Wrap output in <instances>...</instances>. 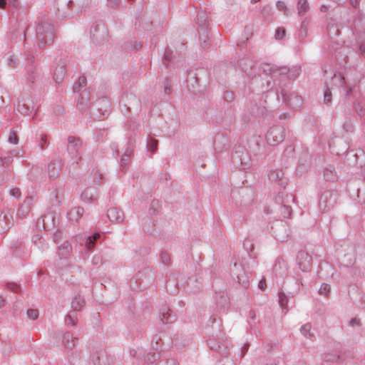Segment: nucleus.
<instances>
[{"label":"nucleus","instance_id":"obj_1","mask_svg":"<svg viewBox=\"0 0 365 365\" xmlns=\"http://www.w3.org/2000/svg\"><path fill=\"white\" fill-rule=\"evenodd\" d=\"M301 73V68L298 66L287 68L286 66H277L270 64H262L257 70V74L249 73L252 79L251 84L255 91L264 93L270 90L278 77L287 75L289 79H296Z\"/></svg>","mask_w":365,"mask_h":365},{"label":"nucleus","instance_id":"obj_2","mask_svg":"<svg viewBox=\"0 0 365 365\" xmlns=\"http://www.w3.org/2000/svg\"><path fill=\"white\" fill-rule=\"evenodd\" d=\"M53 26L47 21H41L36 27V38L39 48L51 43L54 39Z\"/></svg>","mask_w":365,"mask_h":365},{"label":"nucleus","instance_id":"obj_3","mask_svg":"<svg viewBox=\"0 0 365 365\" xmlns=\"http://www.w3.org/2000/svg\"><path fill=\"white\" fill-rule=\"evenodd\" d=\"M276 94L278 100L282 99L285 104L294 109L302 106V98L294 92L289 93L285 88L280 85L279 82L276 85Z\"/></svg>","mask_w":365,"mask_h":365},{"label":"nucleus","instance_id":"obj_4","mask_svg":"<svg viewBox=\"0 0 365 365\" xmlns=\"http://www.w3.org/2000/svg\"><path fill=\"white\" fill-rule=\"evenodd\" d=\"M82 148L83 142L79 138L75 136L68 138L67 151L68 155L72 159L77 158L72 163V165H76L81 160V157H78V155Z\"/></svg>","mask_w":365,"mask_h":365},{"label":"nucleus","instance_id":"obj_5","mask_svg":"<svg viewBox=\"0 0 365 365\" xmlns=\"http://www.w3.org/2000/svg\"><path fill=\"white\" fill-rule=\"evenodd\" d=\"M34 109L35 104L31 94H23L21 98L19 100L16 108V111L23 115H27L32 113Z\"/></svg>","mask_w":365,"mask_h":365},{"label":"nucleus","instance_id":"obj_6","mask_svg":"<svg viewBox=\"0 0 365 365\" xmlns=\"http://www.w3.org/2000/svg\"><path fill=\"white\" fill-rule=\"evenodd\" d=\"M110 107V102L106 98H99L90 108V111L96 118H104L108 114V110Z\"/></svg>","mask_w":365,"mask_h":365},{"label":"nucleus","instance_id":"obj_7","mask_svg":"<svg viewBox=\"0 0 365 365\" xmlns=\"http://www.w3.org/2000/svg\"><path fill=\"white\" fill-rule=\"evenodd\" d=\"M285 136V129L280 125H276L271 128L266 135V139L268 144L274 146L282 142Z\"/></svg>","mask_w":365,"mask_h":365},{"label":"nucleus","instance_id":"obj_8","mask_svg":"<svg viewBox=\"0 0 365 365\" xmlns=\"http://www.w3.org/2000/svg\"><path fill=\"white\" fill-rule=\"evenodd\" d=\"M91 37L96 45H103L108 41V31L104 24H97L91 31Z\"/></svg>","mask_w":365,"mask_h":365},{"label":"nucleus","instance_id":"obj_9","mask_svg":"<svg viewBox=\"0 0 365 365\" xmlns=\"http://www.w3.org/2000/svg\"><path fill=\"white\" fill-rule=\"evenodd\" d=\"M197 24L198 25L200 39L203 41V43H205L207 39L209 38L207 15L204 12L198 13Z\"/></svg>","mask_w":365,"mask_h":365},{"label":"nucleus","instance_id":"obj_10","mask_svg":"<svg viewBox=\"0 0 365 365\" xmlns=\"http://www.w3.org/2000/svg\"><path fill=\"white\" fill-rule=\"evenodd\" d=\"M336 202V195L331 190L324 191L320 196L319 207L322 212L332 207Z\"/></svg>","mask_w":365,"mask_h":365},{"label":"nucleus","instance_id":"obj_11","mask_svg":"<svg viewBox=\"0 0 365 365\" xmlns=\"http://www.w3.org/2000/svg\"><path fill=\"white\" fill-rule=\"evenodd\" d=\"M232 160L235 164H240L243 169H247L249 166L250 158L246 152L240 147L236 148L232 155Z\"/></svg>","mask_w":365,"mask_h":365},{"label":"nucleus","instance_id":"obj_12","mask_svg":"<svg viewBox=\"0 0 365 365\" xmlns=\"http://www.w3.org/2000/svg\"><path fill=\"white\" fill-rule=\"evenodd\" d=\"M34 202V197L31 195L26 196L24 200L19 204L17 210V216L21 218L26 217L31 211Z\"/></svg>","mask_w":365,"mask_h":365},{"label":"nucleus","instance_id":"obj_13","mask_svg":"<svg viewBox=\"0 0 365 365\" xmlns=\"http://www.w3.org/2000/svg\"><path fill=\"white\" fill-rule=\"evenodd\" d=\"M311 162L309 154L306 151L299 157L296 168V173L298 175H303L308 169Z\"/></svg>","mask_w":365,"mask_h":365},{"label":"nucleus","instance_id":"obj_14","mask_svg":"<svg viewBox=\"0 0 365 365\" xmlns=\"http://www.w3.org/2000/svg\"><path fill=\"white\" fill-rule=\"evenodd\" d=\"M66 61L64 59H61L58 62L56 66L53 70V80L59 83H61L65 77L66 75Z\"/></svg>","mask_w":365,"mask_h":365},{"label":"nucleus","instance_id":"obj_15","mask_svg":"<svg viewBox=\"0 0 365 365\" xmlns=\"http://www.w3.org/2000/svg\"><path fill=\"white\" fill-rule=\"evenodd\" d=\"M83 212L84 210L81 207H74L68 212L67 218L71 223V226L77 225V223L83 216Z\"/></svg>","mask_w":365,"mask_h":365},{"label":"nucleus","instance_id":"obj_16","mask_svg":"<svg viewBox=\"0 0 365 365\" xmlns=\"http://www.w3.org/2000/svg\"><path fill=\"white\" fill-rule=\"evenodd\" d=\"M62 161L59 158H54L48 165V172L50 178L56 179L60 173Z\"/></svg>","mask_w":365,"mask_h":365},{"label":"nucleus","instance_id":"obj_17","mask_svg":"<svg viewBox=\"0 0 365 365\" xmlns=\"http://www.w3.org/2000/svg\"><path fill=\"white\" fill-rule=\"evenodd\" d=\"M268 178L271 181L277 182L281 187H284L287 185V180L284 178V173L281 170H271L269 172Z\"/></svg>","mask_w":365,"mask_h":365},{"label":"nucleus","instance_id":"obj_18","mask_svg":"<svg viewBox=\"0 0 365 365\" xmlns=\"http://www.w3.org/2000/svg\"><path fill=\"white\" fill-rule=\"evenodd\" d=\"M107 217L111 222H120L124 219L123 212L117 207H111L108 210Z\"/></svg>","mask_w":365,"mask_h":365},{"label":"nucleus","instance_id":"obj_19","mask_svg":"<svg viewBox=\"0 0 365 365\" xmlns=\"http://www.w3.org/2000/svg\"><path fill=\"white\" fill-rule=\"evenodd\" d=\"M91 98V92L85 89L81 92L77 102V106L81 110H85Z\"/></svg>","mask_w":365,"mask_h":365},{"label":"nucleus","instance_id":"obj_20","mask_svg":"<svg viewBox=\"0 0 365 365\" xmlns=\"http://www.w3.org/2000/svg\"><path fill=\"white\" fill-rule=\"evenodd\" d=\"M96 189L93 187H87L81 193V197L85 202H91L96 200Z\"/></svg>","mask_w":365,"mask_h":365},{"label":"nucleus","instance_id":"obj_21","mask_svg":"<svg viewBox=\"0 0 365 365\" xmlns=\"http://www.w3.org/2000/svg\"><path fill=\"white\" fill-rule=\"evenodd\" d=\"M324 178L327 181L331 182H334L338 179V175L334 165H329L324 168Z\"/></svg>","mask_w":365,"mask_h":365},{"label":"nucleus","instance_id":"obj_22","mask_svg":"<svg viewBox=\"0 0 365 365\" xmlns=\"http://www.w3.org/2000/svg\"><path fill=\"white\" fill-rule=\"evenodd\" d=\"M43 228H53L56 226V217L53 213L42 216Z\"/></svg>","mask_w":365,"mask_h":365},{"label":"nucleus","instance_id":"obj_23","mask_svg":"<svg viewBox=\"0 0 365 365\" xmlns=\"http://www.w3.org/2000/svg\"><path fill=\"white\" fill-rule=\"evenodd\" d=\"M91 178L93 184L99 185L103 182V175L99 170L93 169L91 173Z\"/></svg>","mask_w":365,"mask_h":365},{"label":"nucleus","instance_id":"obj_24","mask_svg":"<svg viewBox=\"0 0 365 365\" xmlns=\"http://www.w3.org/2000/svg\"><path fill=\"white\" fill-rule=\"evenodd\" d=\"M161 207V202L158 200H153L150 205L149 213L150 215H158L160 212Z\"/></svg>","mask_w":365,"mask_h":365},{"label":"nucleus","instance_id":"obj_25","mask_svg":"<svg viewBox=\"0 0 365 365\" xmlns=\"http://www.w3.org/2000/svg\"><path fill=\"white\" fill-rule=\"evenodd\" d=\"M128 101H131V102L129 103L130 104L137 103V99L134 95L130 93L124 96L121 100V103L123 105L126 110H129L130 108V107L127 105Z\"/></svg>","mask_w":365,"mask_h":365},{"label":"nucleus","instance_id":"obj_26","mask_svg":"<svg viewBox=\"0 0 365 365\" xmlns=\"http://www.w3.org/2000/svg\"><path fill=\"white\" fill-rule=\"evenodd\" d=\"M158 142L157 140L152 137H148L147 139L146 147L148 151L154 153L158 149Z\"/></svg>","mask_w":365,"mask_h":365},{"label":"nucleus","instance_id":"obj_27","mask_svg":"<svg viewBox=\"0 0 365 365\" xmlns=\"http://www.w3.org/2000/svg\"><path fill=\"white\" fill-rule=\"evenodd\" d=\"M87 80L85 76H80L73 86V92H80L81 89L86 86Z\"/></svg>","mask_w":365,"mask_h":365},{"label":"nucleus","instance_id":"obj_28","mask_svg":"<svg viewBox=\"0 0 365 365\" xmlns=\"http://www.w3.org/2000/svg\"><path fill=\"white\" fill-rule=\"evenodd\" d=\"M88 4V0H70L68 3V8L78 7L83 8Z\"/></svg>","mask_w":365,"mask_h":365},{"label":"nucleus","instance_id":"obj_29","mask_svg":"<svg viewBox=\"0 0 365 365\" xmlns=\"http://www.w3.org/2000/svg\"><path fill=\"white\" fill-rule=\"evenodd\" d=\"M309 4L307 0H298V13L303 15L309 10Z\"/></svg>","mask_w":365,"mask_h":365},{"label":"nucleus","instance_id":"obj_30","mask_svg":"<svg viewBox=\"0 0 365 365\" xmlns=\"http://www.w3.org/2000/svg\"><path fill=\"white\" fill-rule=\"evenodd\" d=\"M84 301L81 297H76L72 301V307L74 310H79L83 306Z\"/></svg>","mask_w":365,"mask_h":365},{"label":"nucleus","instance_id":"obj_31","mask_svg":"<svg viewBox=\"0 0 365 365\" xmlns=\"http://www.w3.org/2000/svg\"><path fill=\"white\" fill-rule=\"evenodd\" d=\"M280 214L284 218H287L290 216L292 212L291 207L287 205H283L279 207Z\"/></svg>","mask_w":365,"mask_h":365},{"label":"nucleus","instance_id":"obj_32","mask_svg":"<svg viewBox=\"0 0 365 365\" xmlns=\"http://www.w3.org/2000/svg\"><path fill=\"white\" fill-rule=\"evenodd\" d=\"M99 233H95L93 236L89 237L86 242V247L88 249L91 250L94 247L96 241L100 237Z\"/></svg>","mask_w":365,"mask_h":365},{"label":"nucleus","instance_id":"obj_33","mask_svg":"<svg viewBox=\"0 0 365 365\" xmlns=\"http://www.w3.org/2000/svg\"><path fill=\"white\" fill-rule=\"evenodd\" d=\"M173 51H171L170 48L167 49L165 52L164 57H163V63L168 66L169 63L171 62L173 55Z\"/></svg>","mask_w":365,"mask_h":365},{"label":"nucleus","instance_id":"obj_34","mask_svg":"<svg viewBox=\"0 0 365 365\" xmlns=\"http://www.w3.org/2000/svg\"><path fill=\"white\" fill-rule=\"evenodd\" d=\"M239 66L242 68V69L243 71H245V72H247V68H248V66L250 67V68H252V61L250 60V59H247V58H243V59H241L240 61H239Z\"/></svg>","mask_w":365,"mask_h":365},{"label":"nucleus","instance_id":"obj_35","mask_svg":"<svg viewBox=\"0 0 365 365\" xmlns=\"http://www.w3.org/2000/svg\"><path fill=\"white\" fill-rule=\"evenodd\" d=\"M328 31L331 36H339L340 35L339 29L334 24L328 25Z\"/></svg>","mask_w":365,"mask_h":365},{"label":"nucleus","instance_id":"obj_36","mask_svg":"<svg viewBox=\"0 0 365 365\" xmlns=\"http://www.w3.org/2000/svg\"><path fill=\"white\" fill-rule=\"evenodd\" d=\"M307 26H308V21L304 19L302 21L301 24V28L299 31V35L302 37H306L307 34Z\"/></svg>","mask_w":365,"mask_h":365},{"label":"nucleus","instance_id":"obj_37","mask_svg":"<svg viewBox=\"0 0 365 365\" xmlns=\"http://www.w3.org/2000/svg\"><path fill=\"white\" fill-rule=\"evenodd\" d=\"M9 195L16 199H19L21 197V191L19 187H12L9 190Z\"/></svg>","mask_w":365,"mask_h":365},{"label":"nucleus","instance_id":"obj_38","mask_svg":"<svg viewBox=\"0 0 365 365\" xmlns=\"http://www.w3.org/2000/svg\"><path fill=\"white\" fill-rule=\"evenodd\" d=\"M331 101V92L329 88L324 90V101L325 103L329 104Z\"/></svg>","mask_w":365,"mask_h":365},{"label":"nucleus","instance_id":"obj_39","mask_svg":"<svg viewBox=\"0 0 365 365\" xmlns=\"http://www.w3.org/2000/svg\"><path fill=\"white\" fill-rule=\"evenodd\" d=\"M130 158L128 157L127 155H123L120 159V168L123 170H125L126 169V166L130 160Z\"/></svg>","mask_w":365,"mask_h":365},{"label":"nucleus","instance_id":"obj_40","mask_svg":"<svg viewBox=\"0 0 365 365\" xmlns=\"http://www.w3.org/2000/svg\"><path fill=\"white\" fill-rule=\"evenodd\" d=\"M6 61H7V63L8 65L11 67V68H14L16 65V58H15L14 56L13 55H9L7 58H6Z\"/></svg>","mask_w":365,"mask_h":365},{"label":"nucleus","instance_id":"obj_41","mask_svg":"<svg viewBox=\"0 0 365 365\" xmlns=\"http://www.w3.org/2000/svg\"><path fill=\"white\" fill-rule=\"evenodd\" d=\"M285 36V30L283 28H278L276 30L275 38L277 39H282Z\"/></svg>","mask_w":365,"mask_h":365},{"label":"nucleus","instance_id":"obj_42","mask_svg":"<svg viewBox=\"0 0 365 365\" xmlns=\"http://www.w3.org/2000/svg\"><path fill=\"white\" fill-rule=\"evenodd\" d=\"M27 315L29 319L34 320L37 319L38 316V312L36 309H29L27 312Z\"/></svg>","mask_w":365,"mask_h":365},{"label":"nucleus","instance_id":"obj_43","mask_svg":"<svg viewBox=\"0 0 365 365\" xmlns=\"http://www.w3.org/2000/svg\"><path fill=\"white\" fill-rule=\"evenodd\" d=\"M330 292V286L327 284H324L319 289V294L327 295Z\"/></svg>","mask_w":365,"mask_h":365},{"label":"nucleus","instance_id":"obj_44","mask_svg":"<svg viewBox=\"0 0 365 365\" xmlns=\"http://www.w3.org/2000/svg\"><path fill=\"white\" fill-rule=\"evenodd\" d=\"M9 142L12 144H17L18 137L14 131H11L9 136Z\"/></svg>","mask_w":365,"mask_h":365},{"label":"nucleus","instance_id":"obj_45","mask_svg":"<svg viewBox=\"0 0 365 365\" xmlns=\"http://www.w3.org/2000/svg\"><path fill=\"white\" fill-rule=\"evenodd\" d=\"M8 288L14 292H19L20 291V287L15 283H10L8 284Z\"/></svg>","mask_w":365,"mask_h":365},{"label":"nucleus","instance_id":"obj_46","mask_svg":"<svg viewBox=\"0 0 365 365\" xmlns=\"http://www.w3.org/2000/svg\"><path fill=\"white\" fill-rule=\"evenodd\" d=\"M164 91L165 94H170L171 91V86L168 79L164 82Z\"/></svg>","mask_w":365,"mask_h":365},{"label":"nucleus","instance_id":"obj_47","mask_svg":"<svg viewBox=\"0 0 365 365\" xmlns=\"http://www.w3.org/2000/svg\"><path fill=\"white\" fill-rule=\"evenodd\" d=\"M9 2L15 6L16 5V0H8ZM6 0H0V8L1 9H4L6 7Z\"/></svg>","mask_w":365,"mask_h":365},{"label":"nucleus","instance_id":"obj_48","mask_svg":"<svg viewBox=\"0 0 365 365\" xmlns=\"http://www.w3.org/2000/svg\"><path fill=\"white\" fill-rule=\"evenodd\" d=\"M160 258L164 264H168L170 261V256L166 253L161 254Z\"/></svg>","mask_w":365,"mask_h":365},{"label":"nucleus","instance_id":"obj_49","mask_svg":"<svg viewBox=\"0 0 365 365\" xmlns=\"http://www.w3.org/2000/svg\"><path fill=\"white\" fill-rule=\"evenodd\" d=\"M276 6H277V8L279 10V11H284L286 10V5L284 4V2L283 1H278L276 4Z\"/></svg>","mask_w":365,"mask_h":365},{"label":"nucleus","instance_id":"obj_50","mask_svg":"<svg viewBox=\"0 0 365 365\" xmlns=\"http://www.w3.org/2000/svg\"><path fill=\"white\" fill-rule=\"evenodd\" d=\"M168 309H165L163 310V312H162V318H161V320L165 322V323H168L169 322V320H168V317H166V314H168Z\"/></svg>","mask_w":365,"mask_h":365},{"label":"nucleus","instance_id":"obj_51","mask_svg":"<svg viewBox=\"0 0 365 365\" xmlns=\"http://www.w3.org/2000/svg\"><path fill=\"white\" fill-rule=\"evenodd\" d=\"M109 6L112 8H115L119 5L120 0H107Z\"/></svg>","mask_w":365,"mask_h":365},{"label":"nucleus","instance_id":"obj_52","mask_svg":"<svg viewBox=\"0 0 365 365\" xmlns=\"http://www.w3.org/2000/svg\"><path fill=\"white\" fill-rule=\"evenodd\" d=\"M224 98L227 101H231L233 99V93L230 91H227L224 94Z\"/></svg>","mask_w":365,"mask_h":365},{"label":"nucleus","instance_id":"obj_53","mask_svg":"<svg viewBox=\"0 0 365 365\" xmlns=\"http://www.w3.org/2000/svg\"><path fill=\"white\" fill-rule=\"evenodd\" d=\"M310 329H311V327L309 324H305L302 327L301 331L303 333V334H304L305 336H307L308 333L310 331Z\"/></svg>","mask_w":365,"mask_h":365},{"label":"nucleus","instance_id":"obj_54","mask_svg":"<svg viewBox=\"0 0 365 365\" xmlns=\"http://www.w3.org/2000/svg\"><path fill=\"white\" fill-rule=\"evenodd\" d=\"M143 225L144 227H155V222H154V221H153V220H150L148 219V220H146V221H145V222H144L143 223Z\"/></svg>","mask_w":365,"mask_h":365},{"label":"nucleus","instance_id":"obj_55","mask_svg":"<svg viewBox=\"0 0 365 365\" xmlns=\"http://www.w3.org/2000/svg\"><path fill=\"white\" fill-rule=\"evenodd\" d=\"M4 159V165L7 166L13 161L12 156H7L3 158Z\"/></svg>","mask_w":365,"mask_h":365},{"label":"nucleus","instance_id":"obj_56","mask_svg":"<svg viewBox=\"0 0 365 365\" xmlns=\"http://www.w3.org/2000/svg\"><path fill=\"white\" fill-rule=\"evenodd\" d=\"M66 322L69 324H71V325H75L76 324V322H75V317L74 316H72L71 314L68 315L67 317H66Z\"/></svg>","mask_w":365,"mask_h":365},{"label":"nucleus","instance_id":"obj_57","mask_svg":"<svg viewBox=\"0 0 365 365\" xmlns=\"http://www.w3.org/2000/svg\"><path fill=\"white\" fill-rule=\"evenodd\" d=\"M343 128L346 132L351 131L352 128V125L350 123L346 122L343 125Z\"/></svg>","mask_w":365,"mask_h":365},{"label":"nucleus","instance_id":"obj_58","mask_svg":"<svg viewBox=\"0 0 365 365\" xmlns=\"http://www.w3.org/2000/svg\"><path fill=\"white\" fill-rule=\"evenodd\" d=\"M279 302L282 307H284L285 303L287 302L286 297L284 294L279 295Z\"/></svg>","mask_w":365,"mask_h":365},{"label":"nucleus","instance_id":"obj_59","mask_svg":"<svg viewBox=\"0 0 365 365\" xmlns=\"http://www.w3.org/2000/svg\"><path fill=\"white\" fill-rule=\"evenodd\" d=\"M21 152H22V150H21L15 149V150H13L11 151V155L12 156H20V154Z\"/></svg>","mask_w":365,"mask_h":365},{"label":"nucleus","instance_id":"obj_60","mask_svg":"<svg viewBox=\"0 0 365 365\" xmlns=\"http://www.w3.org/2000/svg\"><path fill=\"white\" fill-rule=\"evenodd\" d=\"M265 286H266V282L264 279H262L259 282V287L264 290V288H265Z\"/></svg>","mask_w":365,"mask_h":365},{"label":"nucleus","instance_id":"obj_61","mask_svg":"<svg viewBox=\"0 0 365 365\" xmlns=\"http://www.w3.org/2000/svg\"><path fill=\"white\" fill-rule=\"evenodd\" d=\"M132 155V150L129 148H128L124 152L123 155H127L128 157L130 158Z\"/></svg>","mask_w":365,"mask_h":365},{"label":"nucleus","instance_id":"obj_62","mask_svg":"<svg viewBox=\"0 0 365 365\" xmlns=\"http://www.w3.org/2000/svg\"><path fill=\"white\" fill-rule=\"evenodd\" d=\"M41 227H43L42 217L36 222V228H40Z\"/></svg>","mask_w":365,"mask_h":365},{"label":"nucleus","instance_id":"obj_63","mask_svg":"<svg viewBox=\"0 0 365 365\" xmlns=\"http://www.w3.org/2000/svg\"><path fill=\"white\" fill-rule=\"evenodd\" d=\"M360 53L362 56H365V46L361 45L359 47Z\"/></svg>","mask_w":365,"mask_h":365},{"label":"nucleus","instance_id":"obj_64","mask_svg":"<svg viewBox=\"0 0 365 365\" xmlns=\"http://www.w3.org/2000/svg\"><path fill=\"white\" fill-rule=\"evenodd\" d=\"M299 257L304 258L305 259H308V262H309V257L307 254L301 253Z\"/></svg>","mask_w":365,"mask_h":365}]
</instances>
